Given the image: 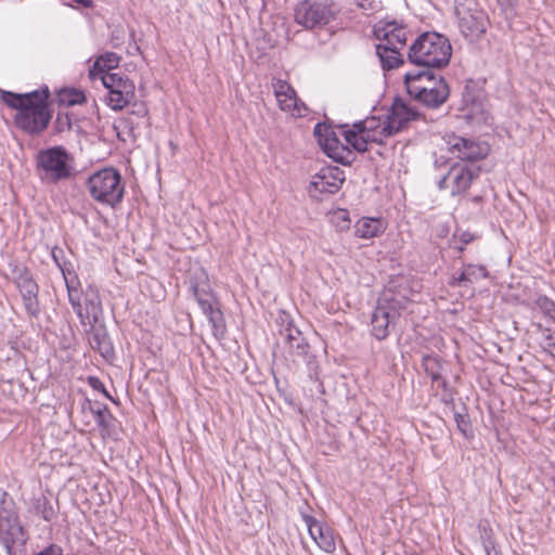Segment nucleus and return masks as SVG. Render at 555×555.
I'll return each mask as SVG.
<instances>
[{"instance_id":"44","label":"nucleus","mask_w":555,"mask_h":555,"mask_svg":"<svg viewBox=\"0 0 555 555\" xmlns=\"http://www.w3.org/2000/svg\"><path fill=\"white\" fill-rule=\"evenodd\" d=\"M460 240L464 243V244H468L472 240H473V235L469 234V233H463L460 237Z\"/></svg>"},{"instance_id":"14","label":"nucleus","mask_w":555,"mask_h":555,"mask_svg":"<svg viewBox=\"0 0 555 555\" xmlns=\"http://www.w3.org/2000/svg\"><path fill=\"white\" fill-rule=\"evenodd\" d=\"M314 135L324 153L337 163L349 164L352 158L350 144L343 143L336 131L328 125L317 124L314 127Z\"/></svg>"},{"instance_id":"37","label":"nucleus","mask_w":555,"mask_h":555,"mask_svg":"<svg viewBox=\"0 0 555 555\" xmlns=\"http://www.w3.org/2000/svg\"><path fill=\"white\" fill-rule=\"evenodd\" d=\"M88 383L89 385L94 389V390H98V391H101L102 393L105 395V397L107 398H111V396L108 395V392L106 391L103 383L98 378V377H94V376H90L88 378Z\"/></svg>"},{"instance_id":"25","label":"nucleus","mask_w":555,"mask_h":555,"mask_svg":"<svg viewBox=\"0 0 555 555\" xmlns=\"http://www.w3.org/2000/svg\"><path fill=\"white\" fill-rule=\"evenodd\" d=\"M385 230L380 219L363 217L354 224V234L360 238H372L382 234Z\"/></svg>"},{"instance_id":"38","label":"nucleus","mask_w":555,"mask_h":555,"mask_svg":"<svg viewBox=\"0 0 555 555\" xmlns=\"http://www.w3.org/2000/svg\"><path fill=\"white\" fill-rule=\"evenodd\" d=\"M37 555H63V550L59 545H50L44 551L37 553Z\"/></svg>"},{"instance_id":"15","label":"nucleus","mask_w":555,"mask_h":555,"mask_svg":"<svg viewBox=\"0 0 555 555\" xmlns=\"http://www.w3.org/2000/svg\"><path fill=\"white\" fill-rule=\"evenodd\" d=\"M443 141L446 150L463 162L473 163L482 159L490 151L489 145L486 143L455 135L454 133L443 137Z\"/></svg>"},{"instance_id":"26","label":"nucleus","mask_w":555,"mask_h":555,"mask_svg":"<svg viewBox=\"0 0 555 555\" xmlns=\"http://www.w3.org/2000/svg\"><path fill=\"white\" fill-rule=\"evenodd\" d=\"M119 62V55L107 52L95 60L93 67L89 70V76L94 79L96 76L101 78L105 74H111L109 70L118 67Z\"/></svg>"},{"instance_id":"1","label":"nucleus","mask_w":555,"mask_h":555,"mask_svg":"<svg viewBox=\"0 0 555 555\" xmlns=\"http://www.w3.org/2000/svg\"><path fill=\"white\" fill-rule=\"evenodd\" d=\"M409 95L423 105L437 108L449 98V86L441 76L430 70L409 72L404 75Z\"/></svg>"},{"instance_id":"11","label":"nucleus","mask_w":555,"mask_h":555,"mask_svg":"<svg viewBox=\"0 0 555 555\" xmlns=\"http://www.w3.org/2000/svg\"><path fill=\"white\" fill-rule=\"evenodd\" d=\"M0 99L16 112L15 125L23 131L35 134V90L26 93L0 90Z\"/></svg>"},{"instance_id":"7","label":"nucleus","mask_w":555,"mask_h":555,"mask_svg":"<svg viewBox=\"0 0 555 555\" xmlns=\"http://www.w3.org/2000/svg\"><path fill=\"white\" fill-rule=\"evenodd\" d=\"M341 13L336 0H302L294 9L295 22L307 30L321 29Z\"/></svg>"},{"instance_id":"36","label":"nucleus","mask_w":555,"mask_h":555,"mask_svg":"<svg viewBox=\"0 0 555 555\" xmlns=\"http://www.w3.org/2000/svg\"><path fill=\"white\" fill-rule=\"evenodd\" d=\"M483 548L487 555H502L490 537L483 539Z\"/></svg>"},{"instance_id":"6","label":"nucleus","mask_w":555,"mask_h":555,"mask_svg":"<svg viewBox=\"0 0 555 555\" xmlns=\"http://www.w3.org/2000/svg\"><path fill=\"white\" fill-rule=\"evenodd\" d=\"M90 196L100 204L115 207L125 194V184L118 170L112 167L93 172L86 181Z\"/></svg>"},{"instance_id":"43","label":"nucleus","mask_w":555,"mask_h":555,"mask_svg":"<svg viewBox=\"0 0 555 555\" xmlns=\"http://www.w3.org/2000/svg\"><path fill=\"white\" fill-rule=\"evenodd\" d=\"M339 218H341L344 220V222H346V228L349 227V218H348V215L345 210H341L340 212L337 214Z\"/></svg>"},{"instance_id":"30","label":"nucleus","mask_w":555,"mask_h":555,"mask_svg":"<svg viewBox=\"0 0 555 555\" xmlns=\"http://www.w3.org/2000/svg\"><path fill=\"white\" fill-rule=\"evenodd\" d=\"M422 364L426 374L430 376L433 382L439 383L442 380L441 364L437 357L429 354L423 356Z\"/></svg>"},{"instance_id":"17","label":"nucleus","mask_w":555,"mask_h":555,"mask_svg":"<svg viewBox=\"0 0 555 555\" xmlns=\"http://www.w3.org/2000/svg\"><path fill=\"white\" fill-rule=\"evenodd\" d=\"M373 35L378 41L376 46L404 48L408 41V26L397 20H382L373 26Z\"/></svg>"},{"instance_id":"34","label":"nucleus","mask_w":555,"mask_h":555,"mask_svg":"<svg viewBox=\"0 0 555 555\" xmlns=\"http://www.w3.org/2000/svg\"><path fill=\"white\" fill-rule=\"evenodd\" d=\"M543 336V348L555 358V332H552L548 328H544L542 331Z\"/></svg>"},{"instance_id":"45","label":"nucleus","mask_w":555,"mask_h":555,"mask_svg":"<svg viewBox=\"0 0 555 555\" xmlns=\"http://www.w3.org/2000/svg\"><path fill=\"white\" fill-rule=\"evenodd\" d=\"M514 0H498L501 7H509L512 5Z\"/></svg>"},{"instance_id":"9","label":"nucleus","mask_w":555,"mask_h":555,"mask_svg":"<svg viewBox=\"0 0 555 555\" xmlns=\"http://www.w3.org/2000/svg\"><path fill=\"white\" fill-rule=\"evenodd\" d=\"M26 539L13 500L5 491L0 489V542L8 553L12 554L25 545Z\"/></svg>"},{"instance_id":"24","label":"nucleus","mask_w":555,"mask_h":555,"mask_svg":"<svg viewBox=\"0 0 555 555\" xmlns=\"http://www.w3.org/2000/svg\"><path fill=\"white\" fill-rule=\"evenodd\" d=\"M488 276L489 271L485 266L468 263L463 267L461 274L454 278L451 284L457 286L473 284Z\"/></svg>"},{"instance_id":"28","label":"nucleus","mask_w":555,"mask_h":555,"mask_svg":"<svg viewBox=\"0 0 555 555\" xmlns=\"http://www.w3.org/2000/svg\"><path fill=\"white\" fill-rule=\"evenodd\" d=\"M17 287L23 297L24 305L30 315L35 314V283L31 280L21 278Z\"/></svg>"},{"instance_id":"19","label":"nucleus","mask_w":555,"mask_h":555,"mask_svg":"<svg viewBox=\"0 0 555 555\" xmlns=\"http://www.w3.org/2000/svg\"><path fill=\"white\" fill-rule=\"evenodd\" d=\"M411 288L406 284H399L395 288L387 287L379 297L377 305L399 318L401 311L406 309L411 299Z\"/></svg>"},{"instance_id":"46","label":"nucleus","mask_w":555,"mask_h":555,"mask_svg":"<svg viewBox=\"0 0 555 555\" xmlns=\"http://www.w3.org/2000/svg\"><path fill=\"white\" fill-rule=\"evenodd\" d=\"M481 201H482V197H481V196H479V195L474 196V197L472 198V202H474V203H476V204H479Z\"/></svg>"},{"instance_id":"12","label":"nucleus","mask_w":555,"mask_h":555,"mask_svg":"<svg viewBox=\"0 0 555 555\" xmlns=\"http://www.w3.org/2000/svg\"><path fill=\"white\" fill-rule=\"evenodd\" d=\"M479 173L480 168L474 164L455 163L438 181V188L449 191L451 196L464 195Z\"/></svg>"},{"instance_id":"3","label":"nucleus","mask_w":555,"mask_h":555,"mask_svg":"<svg viewBox=\"0 0 555 555\" xmlns=\"http://www.w3.org/2000/svg\"><path fill=\"white\" fill-rule=\"evenodd\" d=\"M68 300L83 326L93 327L102 315L103 308L96 287L89 285L80 289L75 275H64Z\"/></svg>"},{"instance_id":"18","label":"nucleus","mask_w":555,"mask_h":555,"mask_svg":"<svg viewBox=\"0 0 555 555\" xmlns=\"http://www.w3.org/2000/svg\"><path fill=\"white\" fill-rule=\"evenodd\" d=\"M271 86L281 111L295 118L307 114V106L298 99L295 89L286 80L273 78Z\"/></svg>"},{"instance_id":"40","label":"nucleus","mask_w":555,"mask_h":555,"mask_svg":"<svg viewBox=\"0 0 555 555\" xmlns=\"http://www.w3.org/2000/svg\"><path fill=\"white\" fill-rule=\"evenodd\" d=\"M295 331H298L297 328H286V338H287V343H288V346H295L294 341L296 339V333Z\"/></svg>"},{"instance_id":"42","label":"nucleus","mask_w":555,"mask_h":555,"mask_svg":"<svg viewBox=\"0 0 555 555\" xmlns=\"http://www.w3.org/2000/svg\"><path fill=\"white\" fill-rule=\"evenodd\" d=\"M75 3L80 4L85 8H92L93 1L92 0H73Z\"/></svg>"},{"instance_id":"20","label":"nucleus","mask_w":555,"mask_h":555,"mask_svg":"<svg viewBox=\"0 0 555 555\" xmlns=\"http://www.w3.org/2000/svg\"><path fill=\"white\" fill-rule=\"evenodd\" d=\"M302 520L308 528L311 539L317 545L326 553H334L336 543L333 530L310 515L302 514Z\"/></svg>"},{"instance_id":"8","label":"nucleus","mask_w":555,"mask_h":555,"mask_svg":"<svg viewBox=\"0 0 555 555\" xmlns=\"http://www.w3.org/2000/svg\"><path fill=\"white\" fill-rule=\"evenodd\" d=\"M387 119L371 117L353 124L352 128L341 130L345 141L358 152H365L370 142L383 144L392 135Z\"/></svg>"},{"instance_id":"27","label":"nucleus","mask_w":555,"mask_h":555,"mask_svg":"<svg viewBox=\"0 0 555 555\" xmlns=\"http://www.w3.org/2000/svg\"><path fill=\"white\" fill-rule=\"evenodd\" d=\"M92 330L89 336V344L92 349L99 351L103 357H108L113 352L112 344L108 335L103 328H94Z\"/></svg>"},{"instance_id":"31","label":"nucleus","mask_w":555,"mask_h":555,"mask_svg":"<svg viewBox=\"0 0 555 555\" xmlns=\"http://www.w3.org/2000/svg\"><path fill=\"white\" fill-rule=\"evenodd\" d=\"M85 405H88L91 413L94 414L95 422L99 427L103 428L104 430H108L113 421V415L111 414L109 410L106 406L94 409L89 400Z\"/></svg>"},{"instance_id":"41","label":"nucleus","mask_w":555,"mask_h":555,"mask_svg":"<svg viewBox=\"0 0 555 555\" xmlns=\"http://www.w3.org/2000/svg\"><path fill=\"white\" fill-rule=\"evenodd\" d=\"M53 516H54V511H53V508H52V507H50V508H44V509L42 511V517H43L46 520L50 521V520L53 518Z\"/></svg>"},{"instance_id":"29","label":"nucleus","mask_w":555,"mask_h":555,"mask_svg":"<svg viewBox=\"0 0 555 555\" xmlns=\"http://www.w3.org/2000/svg\"><path fill=\"white\" fill-rule=\"evenodd\" d=\"M59 102L66 106H74L86 102L87 98L82 90L64 88L57 94Z\"/></svg>"},{"instance_id":"33","label":"nucleus","mask_w":555,"mask_h":555,"mask_svg":"<svg viewBox=\"0 0 555 555\" xmlns=\"http://www.w3.org/2000/svg\"><path fill=\"white\" fill-rule=\"evenodd\" d=\"M52 118V113L48 109L47 104L37 101V132L47 128Z\"/></svg>"},{"instance_id":"5","label":"nucleus","mask_w":555,"mask_h":555,"mask_svg":"<svg viewBox=\"0 0 555 555\" xmlns=\"http://www.w3.org/2000/svg\"><path fill=\"white\" fill-rule=\"evenodd\" d=\"M190 288L203 313L211 324L215 336L223 335L225 325L218 300L211 291L207 272L197 268L190 278Z\"/></svg>"},{"instance_id":"39","label":"nucleus","mask_w":555,"mask_h":555,"mask_svg":"<svg viewBox=\"0 0 555 555\" xmlns=\"http://www.w3.org/2000/svg\"><path fill=\"white\" fill-rule=\"evenodd\" d=\"M49 98V89L47 86L37 89V101L44 103V100Z\"/></svg>"},{"instance_id":"10","label":"nucleus","mask_w":555,"mask_h":555,"mask_svg":"<svg viewBox=\"0 0 555 555\" xmlns=\"http://www.w3.org/2000/svg\"><path fill=\"white\" fill-rule=\"evenodd\" d=\"M455 13L459 29L468 41H478L486 34L489 18L476 3H460L455 7Z\"/></svg>"},{"instance_id":"2","label":"nucleus","mask_w":555,"mask_h":555,"mask_svg":"<svg viewBox=\"0 0 555 555\" xmlns=\"http://www.w3.org/2000/svg\"><path fill=\"white\" fill-rule=\"evenodd\" d=\"M452 47L448 38L438 33L420 35L409 48L408 60L423 67L440 68L449 64Z\"/></svg>"},{"instance_id":"35","label":"nucleus","mask_w":555,"mask_h":555,"mask_svg":"<svg viewBox=\"0 0 555 555\" xmlns=\"http://www.w3.org/2000/svg\"><path fill=\"white\" fill-rule=\"evenodd\" d=\"M295 346H288V348L291 351H296L297 354H305L308 349V344L305 341V338L301 336V333L299 331H295Z\"/></svg>"},{"instance_id":"21","label":"nucleus","mask_w":555,"mask_h":555,"mask_svg":"<svg viewBox=\"0 0 555 555\" xmlns=\"http://www.w3.org/2000/svg\"><path fill=\"white\" fill-rule=\"evenodd\" d=\"M417 118V112L402 100H396L386 116L392 134L399 132L409 121Z\"/></svg>"},{"instance_id":"13","label":"nucleus","mask_w":555,"mask_h":555,"mask_svg":"<svg viewBox=\"0 0 555 555\" xmlns=\"http://www.w3.org/2000/svg\"><path fill=\"white\" fill-rule=\"evenodd\" d=\"M101 80L107 89L106 103L112 109L120 111L134 99V83L125 75L105 74Z\"/></svg>"},{"instance_id":"23","label":"nucleus","mask_w":555,"mask_h":555,"mask_svg":"<svg viewBox=\"0 0 555 555\" xmlns=\"http://www.w3.org/2000/svg\"><path fill=\"white\" fill-rule=\"evenodd\" d=\"M402 49L390 46H376V55L379 59L382 68L390 70L401 66L404 63L403 55L400 52Z\"/></svg>"},{"instance_id":"32","label":"nucleus","mask_w":555,"mask_h":555,"mask_svg":"<svg viewBox=\"0 0 555 555\" xmlns=\"http://www.w3.org/2000/svg\"><path fill=\"white\" fill-rule=\"evenodd\" d=\"M534 307L540 309L541 312L555 321V301L545 295H540L534 300Z\"/></svg>"},{"instance_id":"22","label":"nucleus","mask_w":555,"mask_h":555,"mask_svg":"<svg viewBox=\"0 0 555 555\" xmlns=\"http://www.w3.org/2000/svg\"><path fill=\"white\" fill-rule=\"evenodd\" d=\"M398 318L385 310V308L375 307L372 313V334L378 340H383L389 336V327L395 324Z\"/></svg>"},{"instance_id":"16","label":"nucleus","mask_w":555,"mask_h":555,"mask_svg":"<svg viewBox=\"0 0 555 555\" xmlns=\"http://www.w3.org/2000/svg\"><path fill=\"white\" fill-rule=\"evenodd\" d=\"M345 181L344 171L335 166L322 167L312 176L309 184L311 197L322 201L325 196L335 194Z\"/></svg>"},{"instance_id":"4","label":"nucleus","mask_w":555,"mask_h":555,"mask_svg":"<svg viewBox=\"0 0 555 555\" xmlns=\"http://www.w3.org/2000/svg\"><path fill=\"white\" fill-rule=\"evenodd\" d=\"M37 169L42 182L55 184L74 177V158L61 145L48 147L37 153Z\"/></svg>"}]
</instances>
